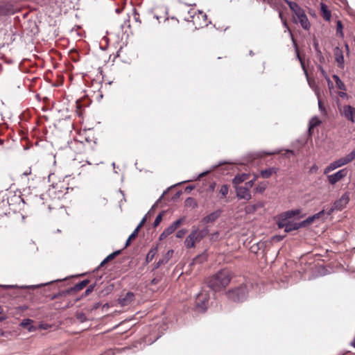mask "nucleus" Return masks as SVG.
I'll return each mask as SVG.
<instances>
[{
    "label": "nucleus",
    "instance_id": "nucleus-1",
    "mask_svg": "<svg viewBox=\"0 0 355 355\" xmlns=\"http://www.w3.org/2000/svg\"><path fill=\"white\" fill-rule=\"evenodd\" d=\"M232 273L227 269H223L208 278L207 284L208 287L214 292L225 288L230 282Z\"/></svg>",
    "mask_w": 355,
    "mask_h": 355
},
{
    "label": "nucleus",
    "instance_id": "nucleus-24",
    "mask_svg": "<svg viewBox=\"0 0 355 355\" xmlns=\"http://www.w3.org/2000/svg\"><path fill=\"white\" fill-rule=\"evenodd\" d=\"M121 253V250H116L110 254H109L100 264L99 266H103L108 261H110L111 260L114 259L117 255H119Z\"/></svg>",
    "mask_w": 355,
    "mask_h": 355
},
{
    "label": "nucleus",
    "instance_id": "nucleus-34",
    "mask_svg": "<svg viewBox=\"0 0 355 355\" xmlns=\"http://www.w3.org/2000/svg\"><path fill=\"white\" fill-rule=\"evenodd\" d=\"M288 223L287 222V220L286 218H284V217L282 218V216H280V218L278 221V227L279 228H284L286 227V224Z\"/></svg>",
    "mask_w": 355,
    "mask_h": 355
},
{
    "label": "nucleus",
    "instance_id": "nucleus-50",
    "mask_svg": "<svg viewBox=\"0 0 355 355\" xmlns=\"http://www.w3.org/2000/svg\"><path fill=\"white\" fill-rule=\"evenodd\" d=\"M318 68H319V69L320 70V71H321L322 74L325 78H326V77H327V74H326V72H325V71L323 69V68H322L321 66H320Z\"/></svg>",
    "mask_w": 355,
    "mask_h": 355
},
{
    "label": "nucleus",
    "instance_id": "nucleus-41",
    "mask_svg": "<svg viewBox=\"0 0 355 355\" xmlns=\"http://www.w3.org/2000/svg\"><path fill=\"white\" fill-rule=\"evenodd\" d=\"M146 221V216H145L142 220L140 221L137 227L135 228V230H137V231H139V230L142 227V226L144 225L145 222Z\"/></svg>",
    "mask_w": 355,
    "mask_h": 355
},
{
    "label": "nucleus",
    "instance_id": "nucleus-22",
    "mask_svg": "<svg viewBox=\"0 0 355 355\" xmlns=\"http://www.w3.org/2000/svg\"><path fill=\"white\" fill-rule=\"evenodd\" d=\"M300 213V211L299 209L289 210V211H287L283 213L282 214H281V216H282V218L284 217V218H286L287 220L288 218H293V216H295L297 214H299Z\"/></svg>",
    "mask_w": 355,
    "mask_h": 355
},
{
    "label": "nucleus",
    "instance_id": "nucleus-62",
    "mask_svg": "<svg viewBox=\"0 0 355 355\" xmlns=\"http://www.w3.org/2000/svg\"><path fill=\"white\" fill-rule=\"evenodd\" d=\"M30 173H31V170H29L28 171H26V172H24V175H29Z\"/></svg>",
    "mask_w": 355,
    "mask_h": 355
},
{
    "label": "nucleus",
    "instance_id": "nucleus-51",
    "mask_svg": "<svg viewBox=\"0 0 355 355\" xmlns=\"http://www.w3.org/2000/svg\"><path fill=\"white\" fill-rule=\"evenodd\" d=\"M282 22H283L284 26L285 28H287L288 31H289L290 33H291V32L290 28H288V24H287L286 21V20H284Z\"/></svg>",
    "mask_w": 355,
    "mask_h": 355
},
{
    "label": "nucleus",
    "instance_id": "nucleus-33",
    "mask_svg": "<svg viewBox=\"0 0 355 355\" xmlns=\"http://www.w3.org/2000/svg\"><path fill=\"white\" fill-rule=\"evenodd\" d=\"M256 211V207L253 205H249L245 207V211L248 214H253Z\"/></svg>",
    "mask_w": 355,
    "mask_h": 355
},
{
    "label": "nucleus",
    "instance_id": "nucleus-36",
    "mask_svg": "<svg viewBox=\"0 0 355 355\" xmlns=\"http://www.w3.org/2000/svg\"><path fill=\"white\" fill-rule=\"evenodd\" d=\"M296 51H297V57L298 60H300V62L301 66H302V69H303V70H304V73H305L306 76H307V71H306V68H305L304 61H303V60H302V59L301 58V57H300V53H299V52H298L297 49H296Z\"/></svg>",
    "mask_w": 355,
    "mask_h": 355
},
{
    "label": "nucleus",
    "instance_id": "nucleus-18",
    "mask_svg": "<svg viewBox=\"0 0 355 355\" xmlns=\"http://www.w3.org/2000/svg\"><path fill=\"white\" fill-rule=\"evenodd\" d=\"M250 175L248 173L237 174L232 180L234 187H239L241 183L247 180Z\"/></svg>",
    "mask_w": 355,
    "mask_h": 355
},
{
    "label": "nucleus",
    "instance_id": "nucleus-10",
    "mask_svg": "<svg viewBox=\"0 0 355 355\" xmlns=\"http://www.w3.org/2000/svg\"><path fill=\"white\" fill-rule=\"evenodd\" d=\"M334 54L335 60L337 62L338 67L343 69L344 68L345 60L343 55V51L338 46H336L334 49Z\"/></svg>",
    "mask_w": 355,
    "mask_h": 355
},
{
    "label": "nucleus",
    "instance_id": "nucleus-35",
    "mask_svg": "<svg viewBox=\"0 0 355 355\" xmlns=\"http://www.w3.org/2000/svg\"><path fill=\"white\" fill-rule=\"evenodd\" d=\"M173 250H168L164 257L163 258V261L162 262H168L169 261V259L172 257L173 256Z\"/></svg>",
    "mask_w": 355,
    "mask_h": 355
},
{
    "label": "nucleus",
    "instance_id": "nucleus-21",
    "mask_svg": "<svg viewBox=\"0 0 355 355\" xmlns=\"http://www.w3.org/2000/svg\"><path fill=\"white\" fill-rule=\"evenodd\" d=\"M88 283H89V280H87V279L83 280L82 282L75 284L71 288V291L73 292L79 291L82 290L83 288H85L88 284Z\"/></svg>",
    "mask_w": 355,
    "mask_h": 355
},
{
    "label": "nucleus",
    "instance_id": "nucleus-8",
    "mask_svg": "<svg viewBox=\"0 0 355 355\" xmlns=\"http://www.w3.org/2000/svg\"><path fill=\"white\" fill-rule=\"evenodd\" d=\"M349 201V193H345L338 200H336L334 205V208L336 209L338 211H341L343 209L347 204Z\"/></svg>",
    "mask_w": 355,
    "mask_h": 355
},
{
    "label": "nucleus",
    "instance_id": "nucleus-40",
    "mask_svg": "<svg viewBox=\"0 0 355 355\" xmlns=\"http://www.w3.org/2000/svg\"><path fill=\"white\" fill-rule=\"evenodd\" d=\"M336 84L338 89L341 90H345V84L341 80H339L338 82L336 83Z\"/></svg>",
    "mask_w": 355,
    "mask_h": 355
},
{
    "label": "nucleus",
    "instance_id": "nucleus-3",
    "mask_svg": "<svg viewBox=\"0 0 355 355\" xmlns=\"http://www.w3.org/2000/svg\"><path fill=\"white\" fill-rule=\"evenodd\" d=\"M248 294V287L246 284L241 285L236 288L229 290L226 293L227 297L236 302L245 300Z\"/></svg>",
    "mask_w": 355,
    "mask_h": 355
},
{
    "label": "nucleus",
    "instance_id": "nucleus-52",
    "mask_svg": "<svg viewBox=\"0 0 355 355\" xmlns=\"http://www.w3.org/2000/svg\"><path fill=\"white\" fill-rule=\"evenodd\" d=\"M314 46L317 52L321 53L320 51L318 49V43L317 42H314Z\"/></svg>",
    "mask_w": 355,
    "mask_h": 355
},
{
    "label": "nucleus",
    "instance_id": "nucleus-7",
    "mask_svg": "<svg viewBox=\"0 0 355 355\" xmlns=\"http://www.w3.org/2000/svg\"><path fill=\"white\" fill-rule=\"evenodd\" d=\"M355 159V148L352 150V152L345 157H340V159L334 161L336 164L337 166L341 167L344 165H346L351 162H352Z\"/></svg>",
    "mask_w": 355,
    "mask_h": 355
},
{
    "label": "nucleus",
    "instance_id": "nucleus-63",
    "mask_svg": "<svg viewBox=\"0 0 355 355\" xmlns=\"http://www.w3.org/2000/svg\"><path fill=\"white\" fill-rule=\"evenodd\" d=\"M178 196V192L175 193V194H173V196H172V199L175 198L176 196Z\"/></svg>",
    "mask_w": 355,
    "mask_h": 355
},
{
    "label": "nucleus",
    "instance_id": "nucleus-45",
    "mask_svg": "<svg viewBox=\"0 0 355 355\" xmlns=\"http://www.w3.org/2000/svg\"><path fill=\"white\" fill-rule=\"evenodd\" d=\"M77 318L80 321V322H84L86 320V316L85 314L83 313H80V314H78L77 315Z\"/></svg>",
    "mask_w": 355,
    "mask_h": 355
},
{
    "label": "nucleus",
    "instance_id": "nucleus-11",
    "mask_svg": "<svg viewBox=\"0 0 355 355\" xmlns=\"http://www.w3.org/2000/svg\"><path fill=\"white\" fill-rule=\"evenodd\" d=\"M14 13L15 8L12 4L10 3H3L0 4V16L13 15Z\"/></svg>",
    "mask_w": 355,
    "mask_h": 355
},
{
    "label": "nucleus",
    "instance_id": "nucleus-19",
    "mask_svg": "<svg viewBox=\"0 0 355 355\" xmlns=\"http://www.w3.org/2000/svg\"><path fill=\"white\" fill-rule=\"evenodd\" d=\"M320 10L322 12V17L326 21H329L331 17V12L328 10L327 5L322 3L320 4Z\"/></svg>",
    "mask_w": 355,
    "mask_h": 355
},
{
    "label": "nucleus",
    "instance_id": "nucleus-39",
    "mask_svg": "<svg viewBox=\"0 0 355 355\" xmlns=\"http://www.w3.org/2000/svg\"><path fill=\"white\" fill-rule=\"evenodd\" d=\"M258 178V176L257 175H254V178L253 180H250L247 182L245 183V184L249 188H252L254 184V181L257 180V178Z\"/></svg>",
    "mask_w": 355,
    "mask_h": 355
},
{
    "label": "nucleus",
    "instance_id": "nucleus-32",
    "mask_svg": "<svg viewBox=\"0 0 355 355\" xmlns=\"http://www.w3.org/2000/svg\"><path fill=\"white\" fill-rule=\"evenodd\" d=\"M229 191V187L226 184H223L219 191L220 193L222 195L223 197H225Z\"/></svg>",
    "mask_w": 355,
    "mask_h": 355
},
{
    "label": "nucleus",
    "instance_id": "nucleus-55",
    "mask_svg": "<svg viewBox=\"0 0 355 355\" xmlns=\"http://www.w3.org/2000/svg\"><path fill=\"white\" fill-rule=\"evenodd\" d=\"M199 15H200L202 18H204L205 19H206V18H207V15H206V14H205V13H203L202 12L200 11V12H199Z\"/></svg>",
    "mask_w": 355,
    "mask_h": 355
},
{
    "label": "nucleus",
    "instance_id": "nucleus-61",
    "mask_svg": "<svg viewBox=\"0 0 355 355\" xmlns=\"http://www.w3.org/2000/svg\"><path fill=\"white\" fill-rule=\"evenodd\" d=\"M279 17L282 19V21L284 20V18H283V15H282V12L279 13Z\"/></svg>",
    "mask_w": 355,
    "mask_h": 355
},
{
    "label": "nucleus",
    "instance_id": "nucleus-25",
    "mask_svg": "<svg viewBox=\"0 0 355 355\" xmlns=\"http://www.w3.org/2000/svg\"><path fill=\"white\" fill-rule=\"evenodd\" d=\"M33 322V320L31 319H25L23 320L21 322V327L28 329L29 331H31L33 330L34 327L31 325Z\"/></svg>",
    "mask_w": 355,
    "mask_h": 355
},
{
    "label": "nucleus",
    "instance_id": "nucleus-5",
    "mask_svg": "<svg viewBox=\"0 0 355 355\" xmlns=\"http://www.w3.org/2000/svg\"><path fill=\"white\" fill-rule=\"evenodd\" d=\"M340 114L352 123L355 122V108L349 105L339 108Z\"/></svg>",
    "mask_w": 355,
    "mask_h": 355
},
{
    "label": "nucleus",
    "instance_id": "nucleus-20",
    "mask_svg": "<svg viewBox=\"0 0 355 355\" xmlns=\"http://www.w3.org/2000/svg\"><path fill=\"white\" fill-rule=\"evenodd\" d=\"M302 226L300 225V223H288L286 224V226L284 229V231L286 232H290L293 230H297L300 228H301Z\"/></svg>",
    "mask_w": 355,
    "mask_h": 355
},
{
    "label": "nucleus",
    "instance_id": "nucleus-14",
    "mask_svg": "<svg viewBox=\"0 0 355 355\" xmlns=\"http://www.w3.org/2000/svg\"><path fill=\"white\" fill-rule=\"evenodd\" d=\"M191 234H193L195 241L199 242L209 234V230L207 227H205L201 230H195L192 231Z\"/></svg>",
    "mask_w": 355,
    "mask_h": 355
},
{
    "label": "nucleus",
    "instance_id": "nucleus-23",
    "mask_svg": "<svg viewBox=\"0 0 355 355\" xmlns=\"http://www.w3.org/2000/svg\"><path fill=\"white\" fill-rule=\"evenodd\" d=\"M196 242L193 239V234H190L186 238L184 245L187 248H193Z\"/></svg>",
    "mask_w": 355,
    "mask_h": 355
},
{
    "label": "nucleus",
    "instance_id": "nucleus-9",
    "mask_svg": "<svg viewBox=\"0 0 355 355\" xmlns=\"http://www.w3.org/2000/svg\"><path fill=\"white\" fill-rule=\"evenodd\" d=\"M347 171L346 169H341L332 175H328V180L331 184H335L336 182L345 178L347 175Z\"/></svg>",
    "mask_w": 355,
    "mask_h": 355
},
{
    "label": "nucleus",
    "instance_id": "nucleus-29",
    "mask_svg": "<svg viewBox=\"0 0 355 355\" xmlns=\"http://www.w3.org/2000/svg\"><path fill=\"white\" fill-rule=\"evenodd\" d=\"M185 205L188 207L194 208L197 206V203H196V201L195 200V199H193L192 198H188L185 200Z\"/></svg>",
    "mask_w": 355,
    "mask_h": 355
},
{
    "label": "nucleus",
    "instance_id": "nucleus-46",
    "mask_svg": "<svg viewBox=\"0 0 355 355\" xmlns=\"http://www.w3.org/2000/svg\"><path fill=\"white\" fill-rule=\"evenodd\" d=\"M253 205L255 206L256 209H259L260 207H263V203L261 202H258L256 204H254Z\"/></svg>",
    "mask_w": 355,
    "mask_h": 355
},
{
    "label": "nucleus",
    "instance_id": "nucleus-56",
    "mask_svg": "<svg viewBox=\"0 0 355 355\" xmlns=\"http://www.w3.org/2000/svg\"><path fill=\"white\" fill-rule=\"evenodd\" d=\"M193 12H194V10L193 9H191L189 11V14H190V17L191 18H194V15H193Z\"/></svg>",
    "mask_w": 355,
    "mask_h": 355
},
{
    "label": "nucleus",
    "instance_id": "nucleus-58",
    "mask_svg": "<svg viewBox=\"0 0 355 355\" xmlns=\"http://www.w3.org/2000/svg\"><path fill=\"white\" fill-rule=\"evenodd\" d=\"M100 305L101 304L99 303H96L93 306V309H97L100 306Z\"/></svg>",
    "mask_w": 355,
    "mask_h": 355
},
{
    "label": "nucleus",
    "instance_id": "nucleus-53",
    "mask_svg": "<svg viewBox=\"0 0 355 355\" xmlns=\"http://www.w3.org/2000/svg\"><path fill=\"white\" fill-rule=\"evenodd\" d=\"M334 210H336V208H334V205L333 207L328 211L327 214L330 215Z\"/></svg>",
    "mask_w": 355,
    "mask_h": 355
},
{
    "label": "nucleus",
    "instance_id": "nucleus-2",
    "mask_svg": "<svg viewBox=\"0 0 355 355\" xmlns=\"http://www.w3.org/2000/svg\"><path fill=\"white\" fill-rule=\"evenodd\" d=\"M285 2L288 5L291 11L298 18L301 26L305 30H309L311 24L304 10L296 2L288 0H285Z\"/></svg>",
    "mask_w": 355,
    "mask_h": 355
},
{
    "label": "nucleus",
    "instance_id": "nucleus-48",
    "mask_svg": "<svg viewBox=\"0 0 355 355\" xmlns=\"http://www.w3.org/2000/svg\"><path fill=\"white\" fill-rule=\"evenodd\" d=\"M163 261V259H160L156 264V266H155V268H159L161 265L162 264H164V263H166V262H162Z\"/></svg>",
    "mask_w": 355,
    "mask_h": 355
},
{
    "label": "nucleus",
    "instance_id": "nucleus-64",
    "mask_svg": "<svg viewBox=\"0 0 355 355\" xmlns=\"http://www.w3.org/2000/svg\"><path fill=\"white\" fill-rule=\"evenodd\" d=\"M156 283H157V282H156V279H153V280H152V284H155Z\"/></svg>",
    "mask_w": 355,
    "mask_h": 355
},
{
    "label": "nucleus",
    "instance_id": "nucleus-12",
    "mask_svg": "<svg viewBox=\"0 0 355 355\" xmlns=\"http://www.w3.org/2000/svg\"><path fill=\"white\" fill-rule=\"evenodd\" d=\"M221 212L222 211L220 209H218L209 214L201 220V223L203 224H207L216 221L220 217Z\"/></svg>",
    "mask_w": 355,
    "mask_h": 355
},
{
    "label": "nucleus",
    "instance_id": "nucleus-6",
    "mask_svg": "<svg viewBox=\"0 0 355 355\" xmlns=\"http://www.w3.org/2000/svg\"><path fill=\"white\" fill-rule=\"evenodd\" d=\"M234 189L236 191V196L239 199L250 200L252 198L250 188L247 187L245 184L243 186L236 187Z\"/></svg>",
    "mask_w": 355,
    "mask_h": 355
},
{
    "label": "nucleus",
    "instance_id": "nucleus-17",
    "mask_svg": "<svg viewBox=\"0 0 355 355\" xmlns=\"http://www.w3.org/2000/svg\"><path fill=\"white\" fill-rule=\"evenodd\" d=\"M279 171L277 167H270L264 170L260 171L259 176L262 178H269L272 174H276Z\"/></svg>",
    "mask_w": 355,
    "mask_h": 355
},
{
    "label": "nucleus",
    "instance_id": "nucleus-15",
    "mask_svg": "<svg viewBox=\"0 0 355 355\" xmlns=\"http://www.w3.org/2000/svg\"><path fill=\"white\" fill-rule=\"evenodd\" d=\"M324 214V210H322L318 213L308 217L306 220H302L300 223L302 227H305L311 224L315 219L320 218Z\"/></svg>",
    "mask_w": 355,
    "mask_h": 355
},
{
    "label": "nucleus",
    "instance_id": "nucleus-16",
    "mask_svg": "<svg viewBox=\"0 0 355 355\" xmlns=\"http://www.w3.org/2000/svg\"><path fill=\"white\" fill-rule=\"evenodd\" d=\"M178 228V220L173 221V223L168 227L164 231L160 234L159 239L163 240L166 239L168 235L171 234Z\"/></svg>",
    "mask_w": 355,
    "mask_h": 355
},
{
    "label": "nucleus",
    "instance_id": "nucleus-27",
    "mask_svg": "<svg viewBox=\"0 0 355 355\" xmlns=\"http://www.w3.org/2000/svg\"><path fill=\"white\" fill-rule=\"evenodd\" d=\"M157 248L151 249L147 254L146 261L147 262L151 261L153 259V258L155 257V254H157Z\"/></svg>",
    "mask_w": 355,
    "mask_h": 355
},
{
    "label": "nucleus",
    "instance_id": "nucleus-44",
    "mask_svg": "<svg viewBox=\"0 0 355 355\" xmlns=\"http://www.w3.org/2000/svg\"><path fill=\"white\" fill-rule=\"evenodd\" d=\"M218 236H219V232H216L215 233L211 234L210 236V239L211 241H216L218 239Z\"/></svg>",
    "mask_w": 355,
    "mask_h": 355
},
{
    "label": "nucleus",
    "instance_id": "nucleus-60",
    "mask_svg": "<svg viewBox=\"0 0 355 355\" xmlns=\"http://www.w3.org/2000/svg\"><path fill=\"white\" fill-rule=\"evenodd\" d=\"M339 95H340V96H341V97H344V96H345L347 94H346V93H345V92H340V93L339 94Z\"/></svg>",
    "mask_w": 355,
    "mask_h": 355
},
{
    "label": "nucleus",
    "instance_id": "nucleus-38",
    "mask_svg": "<svg viewBox=\"0 0 355 355\" xmlns=\"http://www.w3.org/2000/svg\"><path fill=\"white\" fill-rule=\"evenodd\" d=\"M162 220V215L160 214L158 216H157V217L153 223V226L154 227L158 226L159 224L161 223Z\"/></svg>",
    "mask_w": 355,
    "mask_h": 355
},
{
    "label": "nucleus",
    "instance_id": "nucleus-28",
    "mask_svg": "<svg viewBox=\"0 0 355 355\" xmlns=\"http://www.w3.org/2000/svg\"><path fill=\"white\" fill-rule=\"evenodd\" d=\"M138 232H139V231H137V230H135L133 231V232L128 238V239H127V241L125 242V248H126L128 245H130L131 241L135 239L137 236Z\"/></svg>",
    "mask_w": 355,
    "mask_h": 355
},
{
    "label": "nucleus",
    "instance_id": "nucleus-4",
    "mask_svg": "<svg viewBox=\"0 0 355 355\" xmlns=\"http://www.w3.org/2000/svg\"><path fill=\"white\" fill-rule=\"evenodd\" d=\"M209 296L207 293H200L196 299V310L199 313H204L209 306Z\"/></svg>",
    "mask_w": 355,
    "mask_h": 355
},
{
    "label": "nucleus",
    "instance_id": "nucleus-59",
    "mask_svg": "<svg viewBox=\"0 0 355 355\" xmlns=\"http://www.w3.org/2000/svg\"><path fill=\"white\" fill-rule=\"evenodd\" d=\"M345 49H346V51H347V53H349V45H348L347 44H345Z\"/></svg>",
    "mask_w": 355,
    "mask_h": 355
},
{
    "label": "nucleus",
    "instance_id": "nucleus-47",
    "mask_svg": "<svg viewBox=\"0 0 355 355\" xmlns=\"http://www.w3.org/2000/svg\"><path fill=\"white\" fill-rule=\"evenodd\" d=\"M163 261V259H160L156 264V266H155V268H159L161 265L162 264H164V263H166V262H162Z\"/></svg>",
    "mask_w": 355,
    "mask_h": 355
},
{
    "label": "nucleus",
    "instance_id": "nucleus-57",
    "mask_svg": "<svg viewBox=\"0 0 355 355\" xmlns=\"http://www.w3.org/2000/svg\"><path fill=\"white\" fill-rule=\"evenodd\" d=\"M192 189H193V187H191V186H189V187H186L185 191H186L187 192H189V191H191Z\"/></svg>",
    "mask_w": 355,
    "mask_h": 355
},
{
    "label": "nucleus",
    "instance_id": "nucleus-37",
    "mask_svg": "<svg viewBox=\"0 0 355 355\" xmlns=\"http://www.w3.org/2000/svg\"><path fill=\"white\" fill-rule=\"evenodd\" d=\"M320 121L317 118H313L310 122L309 129L318 125L320 123Z\"/></svg>",
    "mask_w": 355,
    "mask_h": 355
},
{
    "label": "nucleus",
    "instance_id": "nucleus-26",
    "mask_svg": "<svg viewBox=\"0 0 355 355\" xmlns=\"http://www.w3.org/2000/svg\"><path fill=\"white\" fill-rule=\"evenodd\" d=\"M267 187V184L264 182H260L254 189L255 193H262L265 191Z\"/></svg>",
    "mask_w": 355,
    "mask_h": 355
},
{
    "label": "nucleus",
    "instance_id": "nucleus-49",
    "mask_svg": "<svg viewBox=\"0 0 355 355\" xmlns=\"http://www.w3.org/2000/svg\"><path fill=\"white\" fill-rule=\"evenodd\" d=\"M327 79V84H328V86L329 88H331L333 87V83L331 81V80L329 79V78L328 77H326L325 78Z\"/></svg>",
    "mask_w": 355,
    "mask_h": 355
},
{
    "label": "nucleus",
    "instance_id": "nucleus-54",
    "mask_svg": "<svg viewBox=\"0 0 355 355\" xmlns=\"http://www.w3.org/2000/svg\"><path fill=\"white\" fill-rule=\"evenodd\" d=\"M332 78H334L336 83L340 80V78L336 74L333 75Z\"/></svg>",
    "mask_w": 355,
    "mask_h": 355
},
{
    "label": "nucleus",
    "instance_id": "nucleus-30",
    "mask_svg": "<svg viewBox=\"0 0 355 355\" xmlns=\"http://www.w3.org/2000/svg\"><path fill=\"white\" fill-rule=\"evenodd\" d=\"M343 26L342 22L340 20L337 21V24H336V33L340 37H343V35H343Z\"/></svg>",
    "mask_w": 355,
    "mask_h": 355
},
{
    "label": "nucleus",
    "instance_id": "nucleus-42",
    "mask_svg": "<svg viewBox=\"0 0 355 355\" xmlns=\"http://www.w3.org/2000/svg\"><path fill=\"white\" fill-rule=\"evenodd\" d=\"M315 93H316V95H317L318 98V107H319V109L321 111H324V107H323V105H322V104L321 103V101L320 100L319 92L318 91H315Z\"/></svg>",
    "mask_w": 355,
    "mask_h": 355
},
{
    "label": "nucleus",
    "instance_id": "nucleus-13",
    "mask_svg": "<svg viewBox=\"0 0 355 355\" xmlns=\"http://www.w3.org/2000/svg\"><path fill=\"white\" fill-rule=\"evenodd\" d=\"M135 299V295L132 292H128L119 299V303L121 306H125L130 304Z\"/></svg>",
    "mask_w": 355,
    "mask_h": 355
},
{
    "label": "nucleus",
    "instance_id": "nucleus-43",
    "mask_svg": "<svg viewBox=\"0 0 355 355\" xmlns=\"http://www.w3.org/2000/svg\"><path fill=\"white\" fill-rule=\"evenodd\" d=\"M94 288V285L89 286L85 292V295H88L89 293H91Z\"/></svg>",
    "mask_w": 355,
    "mask_h": 355
},
{
    "label": "nucleus",
    "instance_id": "nucleus-31",
    "mask_svg": "<svg viewBox=\"0 0 355 355\" xmlns=\"http://www.w3.org/2000/svg\"><path fill=\"white\" fill-rule=\"evenodd\" d=\"M337 168H338V167L337 166L336 164L335 163V162H333L325 168L324 173L327 174V173H329L330 171L335 170Z\"/></svg>",
    "mask_w": 355,
    "mask_h": 355
}]
</instances>
